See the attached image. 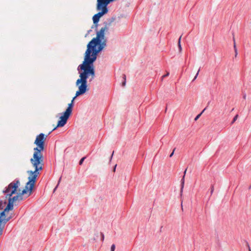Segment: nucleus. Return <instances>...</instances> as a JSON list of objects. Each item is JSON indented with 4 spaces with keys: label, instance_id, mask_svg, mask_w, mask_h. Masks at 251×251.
Instances as JSON below:
<instances>
[{
    "label": "nucleus",
    "instance_id": "26",
    "mask_svg": "<svg viewBox=\"0 0 251 251\" xmlns=\"http://www.w3.org/2000/svg\"><path fill=\"white\" fill-rule=\"evenodd\" d=\"M249 189H251V185L249 187Z\"/></svg>",
    "mask_w": 251,
    "mask_h": 251
},
{
    "label": "nucleus",
    "instance_id": "25",
    "mask_svg": "<svg viewBox=\"0 0 251 251\" xmlns=\"http://www.w3.org/2000/svg\"><path fill=\"white\" fill-rule=\"evenodd\" d=\"M1 203H2V201H0V203H1Z\"/></svg>",
    "mask_w": 251,
    "mask_h": 251
},
{
    "label": "nucleus",
    "instance_id": "19",
    "mask_svg": "<svg viewBox=\"0 0 251 251\" xmlns=\"http://www.w3.org/2000/svg\"><path fill=\"white\" fill-rule=\"evenodd\" d=\"M214 191V186H212L211 188V194H212Z\"/></svg>",
    "mask_w": 251,
    "mask_h": 251
},
{
    "label": "nucleus",
    "instance_id": "5",
    "mask_svg": "<svg viewBox=\"0 0 251 251\" xmlns=\"http://www.w3.org/2000/svg\"><path fill=\"white\" fill-rule=\"evenodd\" d=\"M13 209V203L10 201H8V204L5 208L4 210L2 212H0V220L3 219H7L8 217L6 216L7 213H8L9 210H11Z\"/></svg>",
    "mask_w": 251,
    "mask_h": 251
},
{
    "label": "nucleus",
    "instance_id": "20",
    "mask_svg": "<svg viewBox=\"0 0 251 251\" xmlns=\"http://www.w3.org/2000/svg\"><path fill=\"white\" fill-rule=\"evenodd\" d=\"M126 81H125L122 83V85L123 86H125L126 85Z\"/></svg>",
    "mask_w": 251,
    "mask_h": 251
},
{
    "label": "nucleus",
    "instance_id": "17",
    "mask_svg": "<svg viewBox=\"0 0 251 251\" xmlns=\"http://www.w3.org/2000/svg\"><path fill=\"white\" fill-rule=\"evenodd\" d=\"M169 75V73L168 72L166 75L162 76V79L166 76H168Z\"/></svg>",
    "mask_w": 251,
    "mask_h": 251
},
{
    "label": "nucleus",
    "instance_id": "16",
    "mask_svg": "<svg viewBox=\"0 0 251 251\" xmlns=\"http://www.w3.org/2000/svg\"><path fill=\"white\" fill-rule=\"evenodd\" d=\"M100 235L101 236V240L103 241L104 240V234L102 233L101 232L100 233Z\"/></svg>",
    "mask_w": 251,
    "mask_h": 251
},
{
    "label": "nucleus",
    "instance_id": "6",
    "mask_svg": "<svg viewBox=\"0 0 251 251\" xmlns=\"http://www.w3.org/2000/svg\"><path fill=\"white\" fill-rule=\"evenodd\" d=\"M101 11L99 12L97 14H95L93 17V23L94 24L98 23L100 20V19L104 14L107 13L108 10L104 9H101Z\"/></svg>",
    "mask_w": 251,
    "mask_h": 251
},
{
    "label": "nucleus",
    "instance_id": "12",
    "mask_svg": "<svg viewBox=\"0 0 251 251\" xmlns=\"http://www.w3.org/2000/svg\"><path fill=\"white\" fill-rule=\"evenodd\" d=\"M85 158H86L85 157H82V158L80 159V160L79 161V164L80 165H82V164L83 162L84 161V159H85Z\"/></svg>",
    "mask_w": 251,
    "mask_h": 251
},
{
    "label": "nucleus",
    "instance_id": "21",
    "mask_svg": "<svg viewBox=\"0 0 251 251\" xmlns=\"http://www.w3.org/2000/svg\"><path fill=\"white\" fill-rule=\"evenodd\" d=\"M123 78L124 79V80L126 81V76L125 75H123Z\"/></svg>",
    "mask_w": 251,
    "mask_h": 251
},
{
    "label": "nucleus",
    "instance_id": "2",
    "mask_svg": "<svg viewBox=\"0 0 251 251\" xmlns=\"http://www.w3.org/2000/svg\"><path fill=\"white\" fill-rule=\"evenodd\" d=\"M47 135L44 133H40L36 136L34 144L36 147L33 149L34 152L32 157L30 159L32 166L34 168V171H28V174H30V178L34 181L35 177L40 175V172L42 171L44 167V156L42 153L45 149V143L47 139Z\"/></svg>",
    "mask_w": 251,
    "mask_h": 251
},
{
    "label": "nucleus",
    "instance_id": "27",
    "mask_svg": "<svg viewBox=\"0 0 251 251\" xmlns=\"http://www.w3.org/2000/svg\"><path fill=\"white\" fill-rule=\"evenodd\" d=\"M18 200H20V201H21V200H20V198H19V199H18Z\"/></svg>",
    "mask_w": 251,
    "mask_h": 251
},
{
    "label": "nucleus",
    "instance_id": "4",
    "mask_svg": "<svg viewBox=\"0 0 251 251\" xmlns=\"http://www.w3.org/2000/svg\"><path fill=\"white\" fill-rule=\"evenodd\" d=\"M114 0H97V9L98 10L101 9H105L108 10L107 8V5Z\"/></svg>",
    "mask_w": 251,
    "mask_h": 251
},
{
    "label": "nucleus",
    "instance_id": "8",
    "mask_svg": "<svg viewBox=\"0 0 251 251\" xmlns=\"http://www.w3.org/2000/svg\"><path fill=\"white\" fill-rule=\"evenodd\" d=\"M186 171H187V169H186L184 172V176H183V177L181 179V190H180V192L182 193V191H183V189L184 188V177H185V175L186 174Z\"/></svg>",
    "mask_w": 251,
    "mask_h": 251
},
{
    "label": "nucleus",
    "instance_id": "22",
    "mask_svg": "<svg viewBox=\"0 0 251 251\" xmlns=\"http://www.w3.org/2000/svg\"><path fill=\"white\" fill-rule=\"evenodd\" d=\"M116 166H117V165H116L115 166V167H114V172L115 171V169H116Z\"/></svg>",
    "mask_w": 251,
    "mask_h": 251
},
{
    "label": "nucleus",
    "instance_id": "7",
    "mask_svg": "<svg viewBox=\"0 0 251 251\" xmlns=\"http://www.w3.org/2000/svg\"><path fill=\"white\" fill-rule=\"evenodd\" d=\"M11 218V216H9L7 219H3L0 220V235L2 233V231L4 228L5 225Z\"/></svg>",
    "mask_w": 251,
    "mask_h": 251
},
{
    "label": "nucleus",
    "instance_id": "18",
    "mask_svg": "<svg viewBox=\"0 0 251 251\" xmlns=\"http://www.w3.org/2000/svg\"><path fill=\"white\" fill-rule=\"evenodd\" d=\"M175 149H174V150H173V152H172L171 153V154L170 155V157H171L173 155V154H174V151H175Z\"/></svg>",
    "mask_w": 251,
    "mask_h": 251
},
{
    "label": "nucleus",
    "instance_id": "24",
    "mask_svg": "<svg viewBox=\"0 0 251 251\" xmlns=\"http://www.w3.org/2000/svg\"><path fill=\"white\" fill-rule=\"evenodd\" d=\"M246 95H244V96L243 98H244V99H246Z\"/></svg>",
    "mask_w": 251,
    "mask_h": 251
},
{
    "label": "nucleus",
    "instance_id": "11",
    "mask_svg": "<svg viewBox=\"0 0 251 251\" xmlns=\"http://www.w3.org/2000/svg\"><path fill=\"white\" fill-rule=\"evenodd\" d=\"M205 109H204L199 114H198L196 117V118H195V121H197L199 118L201 116V114L204 112V111L205 110Z\"/></svg>",
    "mask_w": 251,
    "mask_h": 251
},
{
    "label": "nucleus",
    "instance_id": "10",
    "mask_svg": "<svg viewBox=\"0 0 251 251\" xmlns=\"http://www.w3.org/2000/svg\"><path fill=\"white\" fill-rule=\"evenodd\" d=\"M181 37H182V35H181L180 36V37L178 39V48H179V50L180 51H181L182 50V48H181V46L180 45V41H181Z\"/></svg>",
    "mask_w": 251,
    "mask_h": 251
},
{
    "label": "nucleus",
    "instance_id": "28",
    "mask_svg": "<svg viewBox=\"0 0 251 251\" xmlns=\"http://www.w3.org/2000/svg\"><path fill=\"white\" fill-rule=\"evenodd\" d=\"M249 251H251V250H250V249H249Z\"/></svg>",
    "mask_w": 251,
    "mask_h": 251
},
{
    "label": "nucleus",
    "instance_id": "15",
    "mask_svg": "<svg viewBox=\"0 0 251 251\" xmlns=\"http://www.w3.org/2000/svg\"><path fill=\"white\" fill-rule=\"evenodd\" d=\"M200 71V69H199V70L198 71V72H197V73L196 74V76H195V77H194V78L193 80H195V79L197 78V76H198V75H199V73Z\"/></svg>",
    "mask_w": 251,
    "mask_h": 251
},
{
    "label": "nucleus",
    "instance_id": "13",
    "mask_svg": "<svg viewBox=\"0 0 251 251\" xmlns=\"http://www.w3.org/2000/svg\"><path fill=\"white\" fill-rule=\"evenodd\" d=\"M238 117V115H236L235 116V117H234V118L233 119V121L232 122V124H233V123H234L236 121V120L237 119Z\"/></svg>",
    "mask_w": 251,
    "mask_h": 251
},
{
    "label": "nucleus",
    "instance_id": "3",
    "mask_svg": "<svg viewBox=\"0 0 251 251\" xmlns=\"http://www.w3.org/2000/svg\"><path fill=\"white\" fill-rule=\"evenodd\" d=\"M30 174H28V181L26 183L25 189H24L19 194L11 198V196L16 193L18 188L20 185V182L19 180H15L11 182L5 188V190L3 191V193L6 194V198H8V201L14 203L16 201L18 200L19 198H20V200H23V196L24 195L28 194L27 196L28 197L32 194L37 177L35 178L34 181H32L30 178Z\"/></svg>",
    "mask_w": 251,
    "mask_h": 251
},
{
    "label": "nucleus",
    "instance_id": "23",
    "mask_svg": "<svg viewBox=\"0 0 251 251\" xmlns=\"http://www.w3.org/2000/svg\"><path fill=\"white\" fill-rule=\"evenodd\" d=\"M113 154H114V151H113V152H112V155H111V158L112 157V156H113Z\"/></svg>",
    "mask_w": 251,
    "mask_h": 251
},
{
    "label": "nucleus",
    "instance_id": "9",
    "mask_svg": "<svg viewBox=\"0 0 251 251\" xmlns=\"http://www.w3.org/2000/svg\"><path fill=\"white\" fill-rule=\"evenodd\" d=\"M233 43H234L233 47H234V52H235V57H236L237 55L238 52H237V49L236 46V43H235V40L234 37H233Z\"/></svg>",
    "mask_w": 251,
    "mask_h": 251
},
{
    "label": "nucleus",
    "instance_id": "14",
    "mask_svg": "<svg viewBox=\"0 0 251 251\" xmlns=\"http://www.w3.org/2000/svg\"><path fill=\"white\" fill-rule=\"evenodd\" d=\"M115 249V245L113 244L111 247V251H114Z\"/></svg>",
    "mask_w": 251,
    "mask_h": 251
},
{
    "label": "nucleus",
    "instance_id": "1",
    "mask_svg": "<svg viewBox=\"0 0 251 251\" xmlns=\"http://www.w3.org/2000/svg\"><path fill=\"white\" fill-rule=\"evenodd\" d=\"M108 29L107 24L105 25L97 33L96 37L94 38L87 45L84 60L78 67V69L82 71L79 74L80 78L76 81V85L78 87V90L76 92L75 96L73 98L71 103L68 104L63 115L60 117L57 125L52 130L56 129L58 127L63 126L66 124L67 120L72 113L75 99L88 90L87 79L90 78V81H92L95 78V71L93 63L96 60L98 53L101 50L105 45L106 39L104 38V33L105 31L108 30Z\"/></svg>",
    "mask_w": 251,
    "mask_h": 251
}]
</instances>
